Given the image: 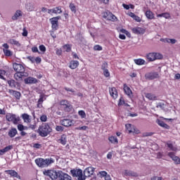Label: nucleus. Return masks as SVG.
Listing matches in <instances>:
<instances>
[{"label":"nucleus","mask_w":180,"mask_h":180,"mask_svg":"<svg viewBox=\"0 0 180 180\" xmlns=\"http://www.w3.org/2000/svg\"><path fill=\"white\" fill-rule=\"evenodd\" d=\"M162 54L160 53L151 52L146 54V60L150 63L155 61V60H162Z\"/></svg>","instance_id":"nucleus-4"},{"label":"nucleus","mask_w":180,"mask_h":180,"mask_svg":"<svg viewBox=\"0 0 180 180\" xmlns=\"http://www.w3.org/2000/svg\"><path fill=\"white\" fill-rule=\"evenodd\" d=\"M60 19H61V16L60 15L50 18L49 20L51 24L52 30H57L58 29V20Z\"/></svg>","instance_id":"nucleus-10"},{"label":"nucleus","mask_w":180,"mask_h":180,"mask_svg":"<svg viewBox=\"0 0 180 180\" xmlns=\"http://www.w3.org/2000/svg\"><path fill=\"white\" fill-rule=\"evenodd\" d=\"M23 77H29V73L26 72H16V73L14 74V78L16 81H20Z\"/></svg>","instance_id":"nucleus-15"},{"label":"nucleus","mask_w":180,"mask_h":180,"mask_svg":"<svg viewBox=\"0 0 180 180\" xmlns=\"http://www.w3.org/2000/svg\"><path fill=\"white\" fill-rule=\"evenodd\" d=\"M165 106V104H164V103H159L158 105H157V108H160V109H164V108Z\"/></svg>","instance_id":"nucleus-61"},{"label":"nucleus","mask_w":180,"mask_h":180,"mask_svg":"<svg viewBox=\"0 0 180 180\" xmlns=\"http://www.w3.org/2000/svg\"><path fill=\"white\" fill-rule=\"evenodd\" d=\"M88 129V127L83 126V127H78L75 128V130H86Z\"/></svg>","instance_id":"nucleus-57"},{"label":"nucleus","mask_w":180,"mask_h":180,"mask_svg":"<svg viewBox=\"0 0 180 180\" xmlns=\"http://www.w3.org/2000/svg\"><path fill=\"white\" fill-rule=\"evenodd\" d=\"M124 175H125V176H136V173L126 169L124 170Z\"/></svg>","instance_id":"nucleus-37"},{"label":"nucleus","mask_w":180,"mask_h":180,"mask_svg":"<svg viewBox=\"0 0 180 180\" xmlns=\"http://www.w3.org/2000/svg\"><path fill=\"white\" fill-rule=\"evenodd\" d=\"M108 62H104L102 65H101V70H103V71H104L105 70H108Z\"/></svg>","instance_id":"nucleus-53"},{"label":"nucleus","mask_w":180,"mask_h":180,"mask_svg":"<svg viewBox=\"0 0 180 180\" xmlns=\"http://www.w3.org/2000/svg\"><path fill=\"white\" fill-rule=\"evenodd\" d=\"M156 123L159 126H160V127H163V129H166L167 130H169V129H170L169 125H168L167 124H165V122H164V121H162L161 120H157Z\"/></svg>","instance_id":"nucleus-24"},{"label":"nucleus","mask_w":180,"mask_h":180,"mask_svg":"<svg viewBox=\"0 0 180 180\" xmlns=\"http://www.w3.org/2000/svg\"><path fill=\"white\" fill-rule=\"evenodd\" d=\"M63 49L66 53H70V51H71V45L68 44H65L63 46Z\"/></svg>","instance_id":"nucleus-44"},{"label":"nucleus","mask_w":180,"mask_h":180,"mask_svg":"<svg viewBox=\"0 0 180 180\" xmlns=\"http://www.w3.org/2000/svg\"><path fill=\"white\" fill-rule=\"evenodd\" d=\"M5 173L8 174V175H10L13 178H18V174L15 170H5Z\"/></svg>","instance_id":"nucleus-30"},{"label":"nucleus","mask_w":180,"mask_h":180,"mask_svg":"<svg viewBox=\"0 0 180 180\" xmlns=\"http://www.w3.org/2000/svg\"><path fill=\"white\" fill-rule=\"evenodd\" d=\"M35 63L37 64H40V63H41V58L40 57L35 58Z\"/></svg>","instance_id":"nucleus-64"},{"label":"nucleus","mask_w":180,"mask_h":180,"mask_svg":"<svg viewBox=\"0 0 180 180\" xmlns=\"http://www.w3.org/2000/svg\"><path fill=\"white\" fill-rule=\"evenodd\" d=\"M56 131H64V127L62 126H56Z\"/></svg>","instance_id":"nucleus-54"},{"label":"nucleus","mask_w":180,"mask_h":180,"mask_svg":"<svg viewBox=\"0 0 180 180\" xmlns=\"http://www.w3.org/2000/svg\"><path fill=\"white\" fill-rule=\"evenodd\" d=\"M124 105L125 106H129L128 103H126L124 101V98L123 97H120L119 102H118V106H123Z\"/></svg>","instance_id":"nucleus-42"},{"label":"nucleus","mask_w":180,"mask_h":180,"mask_svg":"<svg viewBox=\"0 0 180 180\" xmlns=\"http://www.w3.org/2000/svg\"><path fill=\"white\" fill-rule=\"evenodd\" d=\"M130 133H134V134H140V130L139 129L133 127L132 130L129 131Z\"/></svg>","instance_id":"nucleus-48"},{"label":"nucleus","mask_w":180,"mask_h":180,"mask_svg":"<svg viewBox=\"0 0 180 180\" xmlns=\"http://www.w3.org/2000/svg\"><path fill=\"white\" fill-rule=\"evenodd\" d=\"M58 143H60L63 146H65L67 144V135H61L60 139L58 140Z\"/></svg>","instance_id":"nucleus-29"},{"label":"nucleus","mask_w":180,"mask_h":180,"mask_svg":"<svg viewBox=\"0 0 180 180\" xmlns=\"http://www.w3.org/2000/svg\"><path fill=\"white\" fill-rule=\"evenodd\" d=\"M69 8L73 13H77V7L75 6V4L73 3H70L69 5Z\"/></svg>","instance_id":"nucleus-43"},{"label":"nucleus","mask_w":180,"mask_h":180,"mask_svg":"<svg viewBox=\"0 0 180 180\" xmlns=\"http://www.w3.org/2000/svg\"><path fill=\"white\" fill-rule=\"evenodd\" d=\"M17 127L19 131H23L25 130V126L22 124H18Z\"/></svg>","instance_id":"nucleus-52"},{"label":"nucleus","mask_w":180,"mask_h":180,"mask_svg":"<svg viewBox=\"0 0 180 180\" xmlns=\"http://www.w3.org/2000/svg\"><path fill=\"white\" fill-rule=\"evenodd\" d=\"M94 50H95L96 51H102L103 49L102 46L100 45H95L94 46Z\"/></svg>","instance_id":"nucleus-51"},{"label":"nucleus","mask_w":180,"mask_h":180,"mask_svg":"<svg viewBox=\"0 0 180 180\" xmlns=\"http://www.w3.org/2000/svg\"><path fill=\"white\" fill-rule=\"evenodd\" d=\"M6 119L7 122H12L13 124H18L19 123L20 118L19 117H16V115L8 113L6 115Z\"/></svg>","instance_id":"nucleus-7"},{"label":"nucleus","mask_w":180,"mask_h":180,"mask_svg":"<svg viewBox=\"0 0 180 180\" xmlns=\"http://www.w3.org/2000/svg\"><path fill=\"white\" fill-rule=\"evenodd\" d=\"M21 117L24 123H27V124H29V123H32V116L29 115L27 113L22 114Z\"/></svg>","instance_id":"nucleus-19"},{"label":"nucleus","mask_w":180,"mask_h":180,"mask_svg":"<svg viewBox=\"0 0 180 180\" xmlns=\"http://www.w3.org/2000/svg\"><path fill=\"white\" fill-rule=\"evenodd\" d=\"M8 93L11 95H12L13 96H14V98H15V99L17 101H20V97L22 96V94H20V91L12 90V89H9L8 90Z\"/></svg>","instance_id":"nucleus-16"},{"label":"nucleus","mask_w":180,"mask_h":180,"mask_svg":"<svg viewBox=\"0 0 180 180\" xmlns=\"http://www.w3.org/2000/svg\"><path fill=\"white\" fill-rule=\"evenodd\" d=\"M134 61L136 65H144L146 64V60L141 58L134 59Z\"/></svg>","instance_id":"nucleus-35"},{"label":"nucleus","mask_w":180,"mask_h":180,"mask_svg":"<svg viewBox=\"0 0 180 180\" xmlns=\"http://www.w3.org/2000/svg\"><path fill=\"white\" fill-rule=\"evenodd\" d=\"M163 18H165V19H169V18H171V15L169 14V13H164Z\"/></svg>","instance_id":"nucleus-63"},{"label":"nucleus","mask_w":180,"mask_h":180,"mask_svg":"<svg viewBox=\"0 0 180 180\" xmlns=\"http://www.w3.org/2000/svg\"><path fill=\"white\" fill-rule=\"evenodd\" d=\"M103 75L105 77V78H109V77H110V72H109V70L105 69L103 70Z\"/></svg>","instance_id":"nucleus-49"},{"label":"nucleus","mask_w":180,"mask_h":180,"mask_svg":"<svg viewBox=\"0 0 180 180\" xmlns=\"http://www.w3.org/2000/svg\"><path fill=\"white\" fill-rule=\"evenodd\" d=\"M132 32L134 33V34H144V33H146V30L140 27H136L132 28Z\"/></svg>","instance_id":"nucleus-21"},{"label":"nucleus","mask_w":180,"mask_h":180,"mask_svg":"<svg viewBox=\"0 0 180 180\" xmlns=\"http://www.w3.org/2000/svg\"><path fill=\"white\" fill-rule=\"evenodd\" d=\"M146 79L153 81V79H158L160 78V74L158 72H149L145 75Z\"/></svg>","instance_id":"nucleus-9"},{"label":"nucleus","mask_w":180,"mask_h":180,"mask_svg":"<svg viewBox=\"0 0 180 180\" xmlns=\"http://www.w3.org/2000/svg\"><path fill=\"white\" fill-rule=\"evenodd\" d=\"M13 68L16 72H25V68L23 65L16 63L13 64Z\"/></svg>","instance_id":"nucleus-13"},{"label":"nucleus","mask_w":180,"mask_h":180,"mask_svg":"<svg viewBox=\"0 0 180 180\" xmlns=\"http://www.w3.org/2000/svg\"><path fill=\"white\" fill-rule=\"evenodd\" d=\"M16 134H18V129H16V128H11L8 131V136L9 137H11V139H13V137H15V136H16Z\"/></svg>","instance_id":"nucleus-27"},{"label":"nucleus","mask_w":180,"mask_h":180,"mask_svg":"<svg viewBox=\"0 0 180 180\" xmlns=\"http://www.w3.org/2000/svg\"><path fill=\"white\" fill-rule=\"evenodd\" d=\"M134 126H133L131 124H125V127L127 129V130H128L129 133H131L130 132L131 130H133V127Z\"/></svg>","instance_id":"nucleus-47"},{"label":"nucleus","mask_w":180,"mask_h":180,"mask_svg":"<svg viewBox=\"0 0 180 180\" xmlns=\"http://www.w3.org/2000/svg\"><path fill=\"white\" fill-rule=\"evenodd\" d=\"M12 148H13V146L9 145L3 149H1L0 150V155H4V154H5V153H8V151H11V150H12Z\"/></svg>","instance_id":"nucleus-28"},{"label":"nucleus","mask_w":180,"mask_h":180,"mask_svg":"<svg viewBox=\"0 0 180 180\" xmlns=\"http://www.w3.org/2000/svg\"><path fill=\"white\" fill-rule=\"evenodd\" d=\"M60 124L64 127H71L74 124V120L70 119L64 118L60 121Z\"/></svg>","instance_id":"nucleus-12"},{"label":"nucleus","mask_w":180,"mask_h":180,"mask_svg":"<svg viewBox=\"0 0 180 180\" xmlns=\"http://www.w3.org/2000/svg\"><path fill=\"white\" fill-rule=\"evenodd\" d=\"M65 91H67V92H72V94L75 93V90L74 89H70L68 87H64Z\"/></svg>","instance_id":"nucleus-56"},{"label":"nucleus","mask_w":180,"mask_h":180,"mask_svg":"<svg viewBox=\"0 0 180 180\" xmlns=\"http://www.w3.org/2000/svg\"><path fill=\"white\" fill-rule=\"evenodd\" d=\"M124 94H126V95H127V96H129V98H131L133 96V91H131V89H130V87L128 86L127 84H124Z\"/></svg>","instance_id":"nucleus-22"},{"label":"nucleus","mask_w":180,"mask_h":180,"mask_svg":"<svg viewBox=\"0 0 180 180\" xmlns=\"http://www.w3.org/2000/svg\"><path fill=\"white\" fill-rule=\"evenodd\" d=\"M25 84H37L38 81L37 79L29 77L24 79Z\"/></svg>","instance_id":"nucleus-25"},{"label":"nucleus","mask_w":180,"mask_h":180,"mask_svg":"<svg viewBox=\"0 0 180 180\" xmlns=\"http://www.w3.org/2000/svg\"><path fill=\"white\" fill-rule=\"evenodd\" d=\"M35 164H37V165L39 167V168H46L49 165H51V164H54V159H53L52 158L46 159L39 158L35 160Z\"/></svg>","instance_id":"nucleus-3"},{"label":"nucleus","mask_w":180,"mask_h":180,"mask_svg":"<svg viewBox=\"0 0 180 180\" xmlns=\"http://www.w3.org/2000/svg\"><path fill=\"white\" fill-rule=\"evenodd\" d=\"M168 157H169V158H172V160L174 161V164H176V165H179L180 164V158L179 157L175 155V153L174 152H169L167 154Z\"/></svg>","instance_id":"nucleus-14"},{"label":"nucleus","mask_w":180,"mask_h":180,"mask_svg":"<svg viewBox=\"0 0 180 180\" xmlns=\"http://www.w3.org/2000/svg\"><path fill=\"white\" fill-rule=\"evenodd\" d=\"M25 8L28 12H32V11H34V6H33V4L28 3L26 4Z\"/></svg>","instance_id":"nucleus-38"},{"label":"nucleus","mask_w":180,"mask_h":180,"mask_svg":"<svg viewBox=\"0 0 180 180\" xmlns=\"http://www.w3.org/2000/svg\"><path fill=\"white\" fill-rule=\"evenodd\" d=\"M43 102H44V96L41 94L39 96V98L37 102V108H43Z\"/></svg>","instance_id":"nucleus-32"},{"label":"nucleus","mask_w":180,"mask_h":180,"mask_svg":"<svg viewBox=\"0 0 180 180\" xmlns=\"http://www.w3.org/2000/svg\"><path fill=\"white\" fill-rule=\"evenodd\" d=\"M145 96L147 98V99H149V101H157V96L153 94L146 93Z\"/></svg>","instance_id":"nucleus-33"},{"label":"nucleus","mask_w":180,"mask_h":180,"mask_svg":"<svg viewBox=\"0 0 180 180\" xmlns=\"http://www.w3.org/2000/svg\"><path fill=\"white\" fill-rule=\"evenodd\" d=\"M22 16V11L18 10L15 14L12 16V20H18V18Z\"/></svg>","instance_id":"nucleus-34"},{"label":"nucleus","mask_w":180,"mask_h":180,"mask_svg":"<svg viewBox=\"0 0 180 180\" xmlns=\"http://www.w3.org/2000/svg\"><path fill=\"white\" fill-rule=\"evenodd\" d=\"M108 140L112 144H117V143H119V141H117V138H116V136H111L108 138Z\"/></svg>","instance_id":"nucleus-39"},{"label":"nucleus","mask_w":180,"mask_h":180,"mask_svg":"<svg viewBox=\"0 0 180 180\" xmlns=\"http://www.w3.org/2000/svg\"><path fill=\"white\" fill-rule=\"evenodd\" d=\"M56 53L57 56H61V54H63V50H61V49H57Z\"/></svg>","instance_id":"nucleus-62"},{"label":"nucleus","mask_w":180,"mask_h":180,"mask_svg":"<svg viewBox=\"0 0 180 180\" xmlns=\"http://www.w3.org/2000/svg\"><path fill=\"white\" fill-rule=\"evenodd\" d=\"M39 119L41 122H47V115L45 114H43L40 116Z\"/></svg>","instance_id":"nucleus-46"},{"label":"nucleus","mask_w":180,"mask_h":180,"mask_svg":"<svg viewBox=\"0 0 180 180\" xmlns=\"http://www.w3.org/2000/svg\"><path fill=\"white\" fill-rule=\"evenodd\" d=\"M103 18L106 20H110L111 22H116L117 20V17L110 11L104 12Z\"/></svg>","instance_id":"nucleus-8"},{"label":"nucleus","mask_w":180,"mask_h":180,"mask_svg":"<svg viewBox=\"0 0 180 180\" xmlns=\"http://www.w3.org/2000/svg\"><path fill=\"white\" fill-rule=\"evenodd\" d=\"M95 172V168L92 167H86L84 173L82 172V169H73L70 170V174L73 176V178H77V180H85L87 176H91L94 175Z\"/></svg>","instance_id":"nucleus-1"},{"label":"nucleus","mask_w":180,"mask_h":180,"mask_svg":"<svg viewBox=\"0 0 180 180\" xmlns=\"http://www.w3.org/2000/svg\"><path fill=\"white\" fill-rule=\"evenodd\" d=\"M145 16L147 18V19H149L150 20L155 19V17L154 16V13H153V11H151L150 10H148L145 12Z\"/></svg>","instance_id":"nucleus-26"},{"label":"nucleus","mask_w":180,"mask_h":180,"mask_svg":"<svg viewBox=\"0 0 180 180\" xmlns=\"http://www.w3.org/2000/svg\"><path fill=\"white\" fill-rule=\"evenodd\" d=\"M51 131H53V129L49 123H43L38 129V134L41 137H47Z\"/></svg>","instance_id":"nucleus-2"},{"label":"nucleus","mask_w":180,"mask_h":180,"mask_svg":"<svg viewBox=\"0 0 180 180\" xmlns=\"http://www.w3.org/2000/svg\"><path fill=\"white\" fill-rule=\"evenodd\" d=\"M8 84L11 87H13V86H15V80H9L8 82Z\"/></svg>","instance_id":"nucleus-58"},{"label":"nucleus","mask_w":180,"mask_h":180,"mask_svg":"<svg viewBox=\"0 0 180 180\" xmlns=\"http://www.w3.org/2000/svg\"><path fill=\"white\" fill-rule=\"evenodd\" d=\"M4 75H6V71L4 70H0V79H4Z\"/></svg>","instance_id":"nucleus-50"},{"label":"nucleus","mask_w":180,"mask_h":180,"mask_svg":"<svg viewBox=\"0 0 180 180\" xmlns=\"http://www.w3.org/2000/svg\"><path fill=\"white\" fill-rule=\"evenodd\" d=\"M8 42L13 46H16V47H20L21 46L20 42L15 39H10Z\"/></svg>","instance_id":"nucleus-31"},{"label":"nucleus","mask_w":180,"mask_h":180,"mask_svg":"<svg viewBox=\"0 0 180 180\" xmlns=\"http://www.w3.org/2000/svg\"><path fill=\"white\" fill-rule=\"evenodd\" d=\"M3 52L6 57H12L13 56V51L9 50V45L7 43H5L2 45Z\"/></svg>","instance_id":"nucleus-11"},{"label":"nucleus","mask_w":180,"mask_h":180,"mask_svg":"<svg viewBox=\"0 0 180 180\" xmlns=\"http://www.w3.org/2000/svg\"><path fill=\"white\" fill-rule=\"evenodd\" d=\"M109 92H110V96L112 97V99H117V96H118L117 89H116L115 87H110Z\"/></svg>","instance_id":"nucleus-20"},{"label":"nucleus","mask_w":180,"mask_h":180,"mask_svg":"<svg viewBox=\"0 0 180 180\" xmlns=\"http://www.w3.org/2000/svg\"><path fill=\"white\" fill-rule=\"evenodd\" d=\"M166 145L171 151H176V150H178L176 147H174V145L169 142H166Z\"/></svg>","instance_id":"nucleus-40"},{"label":"nucleus","mask_w":180,"mask_h":180,"mask_svg":"<svg viewBox=\"0 0 180 180\" xmlns=\"http://www.w3.org/2000/svg\"><path fill=\"white\" fill-rule=\"evenodd\" d=\"M162 41H164V43H169L170 44H175V43H176V39L166 38L165 39H162Z\"/></svg>","instance_id":"nucleus-36"},{"label":"nucleus","mask_w":180,"mask_h":180,"mask_svg":"<svg viewBox=\"0 0 180 180\" xmlns=\"http://www.w3.org/2000/svg\"><path fill=\"white\" fill-rule=\"evenodd\" d=\"M78 115H79V116H81L82 119H85V117H86V114L85 113V111H84V110H79Z\"/></svg>","instance_id":"nucleus-45"},{"label":"nucleus","mask_w":180,"mask_h":180,"mask_svg":"<svg viewBox=\"0 0 180 180\" xmlns=\"http://www.w3.org/2000/svg\"><path fill=\"white\" fill-rule=\"evenodd\" d=\"M132 19H134V20H136V22H141V18H140V17L136 15H135L134 18H132Z\"/></svg>","instance_id":"nucleus-59"},{"label":"nucleus","mask_w":180,"mask_h":180,"mask_svg":"<svg viewBox=\"0 0 180 180\" xmlns=\"http://www.w3.org/2000/svg\"><path fill=\"white\" fill-rule=\"evenodd\" d=\"M43 174L45 175V176H49L52 180H56L57 179H58V176L60 175V173L53 169L44 170Z\"/></svg>","instance_id":"nucleus-6"},{"label":"nucleus","mask_w":180,"mask_h":180,"mask_svg":"<svg viewBox=\"0 0 180 180\" xmlns=\"http://www.w3.org/2000/svg\"><path fill=\"white\" fill-rule=\"evenodd\" d=\"M39 50L42 51V53H46V46L44 45H40Z\"/></svg>","instance_id":"nucleus-60"},{"label":"nucleus","mask_w":180,"mask_h":180,"mask_svg":"<svg viewBox=\"0 0 180 180\" xmlns=\"http://www.w3.org/2000/svg\"><path fill=\"white\" fill-rule=\"evenodd\" d=\"M59 105L63 108L64 112H68V113H70V112L72 110V105H71V103H70L68 100H60L59 102Z\"/></svg>","instance_id":"nucleus-5"},{"label":"nucleus","mask_w":180,"mask_h":180,"mask_svg":"<svg viewBox=\"0 0 180 180\" xmlns=\"http://www.w3.org/2000/svg\"><path fill=\"white\" fill-rule=\"evenodd\" d=\"M100 175H101V176H105V178H106V176H109L110 175L108 174V172H105V171H101L99 172Z\"/></svg>","instance_id":"nucleus-55"},{"label":"nucleus","mask_w":180,"mask_h":180,"mask_svg":"<svg viewBox=\"0 0 180 180\" xmlns=\"http://www.w3.org/2000/svg\"><path fill=\"white\" fill-rule=\"evenodd\" d=\"M48 13H55L56 15L63 13V10L61 9V6L55 7L52 9H49Z\"/></svg>","instance_id":"nucleus-18"},{"label":"nucleus","mask_w":180,"mask_h":180,"mask_svg":"<svg viewBox=\"0 0 180 180\" xmlns=\"http://www.w3.org/2000/svg\"><path fill=\"white\" fill-rule=\"evenodd\" d=\"M58 180H72V177L65 172L59 173Z\"/></svg>","instance_id":"nucleus-17"},{"label":"nucleus","mask_w":180,"mask_h":180,"mask_svg":"<svg viewBox=\"0 0 180 180\" xmlns=\"http://www.w3.org/2000/svg\"><path fill=\"white\" fill-rule=\"evenodd\" d=\"M29 129H31V130H34L37 127V122L36 121H34L32 123L28 124Z\"/></svg>","instance_id":"nucleus-41"},{"label":"nucleus","mask_w":180,"mask_h":180,"mask_svg":"<svg viewBox=\"0 0 180 180\" xmlns=\"http://www.w3.org/2000/svg\"><path fill=\"white\" fill-rule=\"evenodd\" d=\"M79 65V62L78 60H71L69 63V68L70 70H75L78 68Z\"/></svg>","instance_id":"nucleus-23"}]
</instances>
